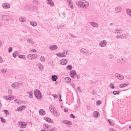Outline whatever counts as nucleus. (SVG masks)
<instances>
[{
    "instance_id": "1",
    "label": "nucleus",
    "mask_w": 131,
    "mask_h": 131,
    "mask_svg": "<svg viewBox=\"0 0 131 131\" xmlns=\"http://www.w3.org/2000/svg\"><path fill=\"white\" fill-rule=\"evenodd\" d=\"M76 6L79 8H85V9H88V8H89V6H90V3L87 1H79L76 3Z\"/></svg>"
},
{
    "instance_id": "2",
    "label": "nucleus",
    "mask_w": 131,
    "mask_h": 131,
    "mask_svg": "<svg viewBox=\"0 0 131 131\" xmlns=\"http://www.w3.org/2000/svg\"><path fill=\"white\" fill-rule=\"evenodd\" d=\"M23 82H14L11 84L12 88L13 89H15L16 90H18L20 88V86H23Z\"/></svg>"
},
{
    "instance_id": "3",
    "label": "nucleus",
    "mask_w": 131,
    "mask_h": 131,
    "mask_svg": "<svg viewBox=\"0 0 131 131\" xmlns=\"http://www.w3.org/2000/svg\"><path fill=\"white\" fill-rule=\"evenodd\" d=\"M34 94L35 97L37 99H38L39 100H41V98H42V96L41 95V93H40V91L39 90L36 89L34 91Z\"/></svg>"
},
{
    "instance_id": "4",
    "label": "nucleus",
    "mask_w": 131,
    "mask_h": 131,
    "mask_svg": "<svg viewBox=\"0 0 131 131\" xmlns=\"http://www.w3.org/2000/svg\"><path fill=\"white\" fill-rule=\"evenodd\" d=\"M2 18L4 21H11L12 20V16L9 15H2Z\"/></svg>"
},
{
    "instance_id": "5",
    "label": "nucleus",
    "mask_w": 131,
    "mask_h": 131,
    "mask_svg": "<svg viewBox=\"0 0 131 131\" xmlns=\"http://www.w3.org/2000/svg\"><path fill=\"white\" fill-rule=\"evenodd\" d=\"M37 57V55L36 54H29L27 56V58L28 60H33L34 59H36V57Z\"/></svg>"
},
{
    "instance_id": "6",
    "label": "nucleus",
    "mask_w": 131,
    "mask_h": 131,
    "mask_svg": "<svg viewBox=\"0 0 131 131\" xmlns=\"http://www.w3.org/2000/svg\"><path fill=\"white\" fill-rule=\"evenodd\" d=\"M115 76L119 80H123V79H124V77L123 75L119 74V73H116L115 74Z\"/></svg>"
},
{
    "instance_id": "7",
    "label": "nucleus",
    "mask_w": 131,
    "mask_h": 131,
    "mask_svg": "<svg viewBox=\"0 0 131 131\" xmlns=\"http://www.w3.org/2000/svg\"><path fill=\"white\" fill-rule=\"evenodd\" d=\"M70 75L72 78H73V79H75V76H76V71L74 70H72L70 73Z\"/></svg>"
},
{
    "instance_id": "8",
    "label": "nucleus",
    "mask_w": 131,
    "mask_h": 131,
    "mask_svg": "<svg viewBox=\"0 0 131 131\" xmlns=\"http://www.w3.org/2000/svg\"><path fill=\"white\" fill-rule=\"evenodd\" d=\"M52 112L53 113V115L55 117H59V116H60V113L58 112L57 109L53 108Z\"/></svg>"
},
{
    "instance_id": "9",
    "label": "nucleus",
    "mask_w": 131,
    "mask_h": 131,
    "mask_svg": "<svg viewBox=\"0 0 131 131\" xmlns=\"http://www.w3.org/2000/svg\"><path fill=\"white\" fill-rule=\"evenodd\" d=\"M27 126V124L25 122H20L18 124V126L21 128H25Z\"/></svg>"
},
{
    "instance_id": "10",
    "label": "nucleus",
    "mask_w": 131,
    "mask_h": 131,
    "mask_svg": "<svg viewBox=\"0 0 131 131\" xmlns=\"http://www.w3.org/2000/svg\"><path fill=\"white\" fill-rule=\"evenodd\" d=\"M60 122L61 123H63V124H68L69 125H72V122H71V121L65 120L61 121Z\"/></svg>"
},
{
    "instance_id": "11",
    "label": "nucleus",
    "mask_w": 131,
    "mask_h": 131,
    "mask_svg": "<svg viewBox=\"0 0 131 131\" xmlns=\"http://www.w3.org/2000/svg\"><path fill=\"white\" fill-rule=\"evenodd\" d=\"M68 63V61L66 58H63L60 60V64L61 65H66Z\"/></svg>"
},
{
    "instance_id": "12",
    "label": "nucleus",
    "mask_w": 131,
    "mask_h": 131,
    "mask_svg": "<svg viewBox=\"0 0 131 131\" xmlns=\"http://www.w3.org/2000/svg\"><path fill=\"white\" fill-rule=\"evenodd\" d=\"M2 7L3 9H10L11 8V5L8 3H4L2 5Z\"/></svg>"
},
{
    "instance_id": "13",
    "label": "nucleus",
    "mask_w": 131,
    "mask_h": 131,
    "mask_svg": "<svg viewBox=\"0 0 131 131\" xmlns=\"http://www.w3.org/2000/svg\"><path fill=\"white\" fill-rule=\"evenodd\" d=\"M106 45H107V41L105 40L101 41L99 43L100 47H106Z\"/></svg>"
},
{
    "instance_id": "14",
    "label": "nucleus",
    "mask_w": 131,
    "mask_h": 131,
    "mask_svg": "<svg viewBox=\"0 0 131 131\" xmlns=\"http://www.w3.org/2000/svg\"><path fill=\"white\" fill-rule=\"evenodd\" d=\"M67 4L68 6L71 8V9H74L73 7V3L72 2V0H68Z\"/></svg>"
},
{
    "instance_id": "15",
    "label": "nucleus",
    "mask_w": 131,
    "mask_h": 131,
    "mask_svg": "<svg viewBox=\"0 0 131 131\" xmlns=\"http://www.w3.org/2000/svg\"><path fill=\"white\" fill-rule=\"evenodd\" d=\"M47 5H50V7H54L55 4L52 0H47L46 1Z\"/></svg>"
},
{
    "instance_id": "16",
    "label": "nucleus",
    "mask_w": 131,
    "mask_h": 131,
    "mask_svg": "<svg viewBox=\"0 0 131 131\" xmlns=\"http://www.w3.org/2000/svg\"><path fill=\"white\" fill-rule=\"evenodd\" d=\"M26 108V106L25 105H21L17 108L15 111H18V112H21L23 111V110H25V109Z\"/></svg>"
},
{
    "instance_id": "17",
    "label": "nucleus",
    "mask_w": 131,
    "mask_h": 131,
    "mask_svg": "<svg viewBox=\"0 0 131 131\" xmlns=\"http://www.w3.org/2000/svg\"><path fill=\"white\" fill-rule=\"evenodd\" d=\"M44 120L45 121H47V122H48L49 123H54V121L52 120V119L49 117L44 118Z\"/></svg>"
},
{
    "instance_id": "18",
    "label": "nucleus",
    "mask_w": 131,
    "mask_h": 131,
    "mask_svg": "<svg viewBox=\"0 0 131 131\" xmlns=\"http://www.w3.org/2000/svg\"><path fill=\"white\" fill-rule=\"evenodd\" d=\"M27 94L28 95V97L30 99H32L33 98V92L32 91L27 92Z\"/></svg>"
},
{
    "instance_id": "19",
    "label": "nucleus",
    "mask_w": 131,
    "mask_h": 131,
    "mask_svg": "<svg viewBox=\"0 0 131 131\" xmlns=\"http://www.w3.org/2000/svg\"><path fill=\"white\" fill-rule=\"evenodd\" d=\"M49 49L51 50V51H55V50L58 49V46L57 45H51L49 47Z\"/></svg>"
},
{
    "instance_id": "20",
    "label": "nucleus",
    "mask_w": 131,
    "mask_h": 131,
    "mask_svg": "<svg viewBox=\"0 0 131 131\" xmlns=\"http://www.w3.org/2000/svg\"><path fill=\"white\" fill-rule=\"evenodd\" d=\"M39 114L41 116H44V115H46V111L42 109H40L39 110Z\"/></svg>"
},
{
    "instance_id": "21",
    "label": "nucleus",
    "mask_w": 131,
    "mask_h": 131,
    "mask_svg": "<svg viewBox=\"0 0 131 131\" xmlns=\"http://www.w3.org/2000/svg\"><path fill=\"white\" fill-rule=\"evenodd\" d=\"M64 82H66V83H69L70 82H71V78L69 77H66L64 78Z\"/></svg>"
},
{
    "instance_id": "22",
    "label": "nucleus",
    "mask_w": 131,
    "mask_h": 131,
    "mask_svg": "<svg viewBox=\"0 0 131 131\" xmlns=\"http://www.w3.org/2000/svg\"><path fill=\"white\" fill-rule=\"evenodd\" d=\"M36 66L39 68V69L41 70V71H43V67L42 66L41 63H38L36 64Z\"/></svg>"
},
{
    "instance_id": "23",
    "label": "nucleus",
    "mask_w": 131,
    "mask_h": 131,
    "mask_svg": "<svg viewBox=\"0 0 131 131\" xmlns=\"http://www.w3.org/2000/svg\"><path fill=\"white\" fill-rule=\"evenodd\" d=\"M128 86V84L126 83H121L119 85L120 89H122L123 88H126V86Z\"/></svg>"
},
{
    "instance_id": "24",
    "label": "nucleus",
    "mask_w": 131,
    "mask_h": 131,
    "mask_svg": "<svg viewBox=\"0 0 131 131\" xmlns=\"http://www.w3.org/2000/svg\"><path fill=\"white\" fill-rule=\"evenodd\" d=\"M56 56H57V57H59L60 58H65L66 57V56H64V55H63V53H58L56 54Z\"/></svg>"
},
{
    "instance_id": "25",
    "label": "nucleus",
    "mask_w": 131,
    "mask_h": 131,
    "mask_svg": "<svg viewBox=\"0 0 131 131\" xmlns=\"http://www.w3.org/2000/svg\"><path fill=\"white\" fill-rule=\"evenodd\" d=\"M51 79L53 80V81H57V79H58V76L52 75L51 77Z\"/></svg>"
},
{
    "instance_id": "26",
    "label": "nucleus",
    "mask_w": 131,
    "mask_h": 131,
    "mask_svg": "<svg viewBox=\"0 0 131 131\" xmlns=\"http://www.w3.org/2000/svg\"><path fill=\"white\" fill-rule=\"evenodd\" d=\"M121 10H122L121 7H117L115 9V12H116V13H120V12H121Z\"/></svg>"
},
{
    "instance_id": "27",
    "label": "nucleus",
    "mask_w": 131,
    "mask_h": 131,
    "mask_svg": "<svg viewBox=\"0 0 131 131\" xmlns=\"http://www.w3.org/2000/svg\"><path fill=\"white\" fill-rule=\"evenodd\" d=\"M90 24L93 26V27H98L99 25L95 22L92 21L91 22Z\"/></svg>"
},
{
    "instance_id": "28",
    "label": "nucleus",
    "mask_w": 131,
    "mask_h": 131,
    "mask_svg": "<svg viewBox=\"0 0 131 131\" xmlns=\"http://www.w3.org/2000/svg\"><path fill=\"white\" fill-rule=\"evenodd\" d=\"M30 25L31 26H33V27H35L36 26H37V23L36 22H34V21H30Z\"/></svg>"
},
{
    "instance_id": "29",
    "label": "nucleus",
    "mask_w": 131,
    "mask_h": 131,
    "mask_svg": "<svg viewBox=\"0 0 131 131\" xmlns=\"http://www.w3.org/2000/svg\"><path fill=\"white\" fill-rule=\"evenodd\" d=\"M99 115V112L98 111H95L93 113V116L95 118H98V116Z\"/></svg>"
},
{
    "instance_id": "30",
    "label": "nucleus",
    "mask_w": 131,
    "mask_h": 131,
    "mask_svg": "<svg viewBox=\"0 0 131 131\" xmlns=\"http://www.w3.org/2000/svg\"><path fill=\"white\" fill-rule=\"evenodd\" d=\"M126 12L127 15H128L129 16H130V17H131V10H130V9L127 8L126 9Z\"/></svg>"
},
{
    "instance_id": "31",
    "label": "nucleus",
    "mask_w": 131,
    "mask_h": 131,
    "mask_svg": "<svg viewBox=\"0 0 131 131\" xmlns=\"http://www.w3.org/2000/svg\"><path fill=\"white\" fill-rule=\"evenodd\" d=\"M19 21H20V22H25V21H26V18H24L22 16L19 17Z\"/></svg>"
},
{
    "instance_id": "32",
    "label": "nucleus",
    "mask_w": 131,
    "mask_h": 131,
    "mask_svg": "<svg viewBox=\"0 0 131 131\" xmlns=\"http://www.w3.org/2000/svg\"><path fill=\"white\" fill-rule=\"evenodd\" d=\"M80 53H81L82 54H86V50H85L84 48H82L80 50Z\"/></svg>"
},
{
    "instance_id": "33",
    "label": "nucleus",
    "mask_w": 131,
    "mask_h": 131,
    "mask_svg": "<svg viewBox=\"0 0 131 131\" xmlns=\"http://www.w3.org/2000/svg\"><path fill=\"white\" fill-rule=\"evenodd\" d=\"M18 54H19V53H18L17 51H15L12 54L13 58H16L17 55H18Z\"/></svg>"
},
{
    "instance_id": "34",
    "label": "nucleus",
    "mask_w": 131,
    "mask_h": 131,
    "mask_svg": "<svg viewBox=\"0 0 131 131\" xmlns=\"http://www.w3.org/2000/svg\"><path fill=\"white\" fill-rule=\"evenodd\" d=\"M72 66L71 64H69L67 66V69L68 70H72Z\"/></svg>"
},
{
    "instance_id": "35",
    "label": "nucleus",
    "mask_w": 131,
    "mask_h": 131,
    "mask_svg": "<svg viewBox=\"0 0 131 131\" xmlns=\"http://www.w3.org/2000/svg\"><path fill=\"white\" fill-rule=\"evenodd\" d=\"M27 41H28L29 43H31V45H33L34 43V42H33V41H32V39L30 38L27 39Z\"/></svg>"
},
{
    "instance_id": "36",
    "label": "nucleus",
    "mask_w": 131,
    "mask_h": 131,
    "mask_svg": "<svg viewBox=\"0 0 131 131\" xmlns=\"http://www.w3.org/2000/svg\"><path fill=\"white\" fill-rule=\"evenodd\" d=\"M40 60L41 61V62H42V63H44V62H46V58H45V57L43 56H41L40 57Z\"/></svg>"
},
{
    "instance_id": "37",
    "label": "nucleus",
    "mask_w": 131,
    "mask_h": 131,
    "mask_svg": "<svg viewBox=\"0 0 131 131\" xmlns=\"http://www.w3.org/2000/svg\"><path fill=\"white\" fill-rule=\"evenodd\" d=\"M19 59H24V60L26 59V57H25V56L24 55H19L18 56Z\"/></svg>"
},
{
    "instance_id": "38",
    "label": "nucleus",
    "mask_w": 131,
    "mask_h": 131,
    "mask_svg": "<svg viewBox=\"0 0 131 131\" xmlns=\"http://www.w3.org/2000/svg\"><path fill=\"white\" fill-rule=\"evenodd\" d=\"M120 93V92H119V91H113V94L115 96H116V95H119Z\"/></svg>"
},
{
    "instance_id": "39",
    "label": "nucleus",
    "mask_w": 131,
    "mask_h": 131,
    "mask_svg": "<svg viewBox=\"0 0 131 131\" xmlns=\"http://www.w3.org/2000/svg\"><path fill=\"white\" fill-rule=\"evenodd\" d=\"M33 4H34V5H39V2H38V1L37 0H34L33 1Z\"/></svg>"
},
{
    "instance_id": "40",
    "label": "nucleus",
    "mask_w": 131,
    "mask_h": 131,
    "mask_svg": "<svg viewBox=\"0 0 131 131\" xmlns=\"http://www.w3.org/2000/svg\"><path fill=\"white\" fill-rule=\"evenodd\" d=\"M102 104V101L101 100H98L96 101V105L97 106H100Z\"/></svg>"
},
{
    "instance_id": "41",
    "label": "nucleus",
    "mask_w": 131,
    "mask_h": 131,
    "mask_svg": "<svg viewBox=\"0 0 131 131\" xmlns=\"http://www.w3.org/2000/svg\"><path fill=\"white\" fill-rule=\"evenodd\" d=\"M1 122H2V123H6V119H5L3 117L1 118Z\"/></svg>"
},
{
    "instance_id": "42",
    "label": "nucleus",
    "mask_w": 131,
    "mask_h": 131,
    "mask_svg": "<svg viewBox=\"0 0 131 131\" xmlns=\"http://www.w3.org/2000/svg\"><path fill=\"white\" fill-rule=\"evenodd\" d=\"M4 113H5L6 115H9L10 114V113H9V111L7 110H4Z\"/></svg>"
},
{
    "instance_id": "43",
    "label": "nucleus",
    "mask_w": 131,
    "mask_h": 131,
    "mask_svg": "<svg viewBox=\"0 0 131 131\" xmlns=\"http://www.w3.org/2000/svg\"><path fill=\"white\" fill-rule=\"evenodd\" d=\"M110 89H112L113 90H114V89H115V86H114V84H113V83H111L110 84Z\"/></svg>"
},
{
    "instance_id": "44",
    "label": "nucleus",
    "mask_w": 131,
    "mask_h": 131,
    "mask_svg": "<svg viewBox=\"0 0 131 131\" xmlns=\"http://www.w3.org/2000/svg\"><path fill=\"white\" fill-rule=\"evenodd\" d=\"M56 108H55L54 106H51L49 107V109L50 110V111H51V112H53V110H54V109H55Z\"/></svg>"
},
{
    "instance_id": "45",
    "label": "nucleus",
    "mask_w": 131,
    "mask_h": 131,
    "mask_svg": "<svg viewBox=\"0 0 131 131\" xmlns=\"http://www.w3.org/2000/svg\"><path fill=\"white\" fill-rule=\"evenodd\" d=\"M70 117H71V118H73V119H75V116H74V115H73V114H71L70 115Z\"/></svg>"
},
{
    "instance_id": "46",
    "label": "nucleus",
    "mask_w": 131,
    "mask_h": 131,
    "mask_svg": "<svg viewBox=\"0 0 131 131\" xmlns=\"http://www.w3.org/2000/svg\"><path fill=\"white\" fill-rule=\"evenodd\" d=\"M43 128H49V125L48 124H45L43 125Z\"/></svg>"
},
{
    "instance_id": "47",
    "label": "nucleus",
    "mask_w": 131,
    "mask_h": 131,
    "mask_svg": "<svg viewBox=\"0 0 131 131\" xmlns=\"http://www.w3.org/2000/svg\"><path fill=\"white\" fill-rule=\"evenodd\" d=\"M13 51V48L12 47H9L8 49V53H11Z\"/></svg>"
},
{
    "instance_id": "48",
    "label": "nucleus",
    "mask_w": 131,
    "mask_h": 131,
    "mask_svg": "<svg viewBox=\"0 0 131 131\" xmlns=\"http://www.w3.org/2000/svg\"><path fill=\"white\" fill-rule=\"evenodd\" d=\"M6 100H10L12 99V97H10V96H6L5 98Z\"/></svg>"
},
{
    "instance_id": "49",
    "label": "nucleus",
    "mask_w": 131,
    "mask_h": 131,
    "mask_svg": "<svg viewBox=\"0 0 131 131\" xmlns=\"http://www.w3.org/2000/svg\"><path fill=\"white\" fill-rule=\"evenodd\" d=\"M29 8H30L29 5H26V6L25 7V10H26V11H27V10H29Z\"/></svg>"
},
{
    "instance_id": "50",
    "label": "nucleus",
    "mask_w": 131,
    "mask_h": 131,
    "mask_svg": "<svg viewBox=\"0 0 131 131\" xmlns=\"http://www.w3.org/2000/svg\"><path fill=\"white\" fill-rule=\"evenodd\" d=\"M62 54L63 55V56H66V55H67V51L66 50L63 51Z\"/></svg>"
},
{
    "instance_id": "51",
    "label": "nucleus",
    "mask_w": 131,
    "mask_h": 131,
    "mask_svg": "<svg viewBox=\"0 0 131 131\" xmlns=\"http://www.w3.org/2000/svg\"><path fill=\"white\" fill-rule=\"evenodd\" d=\"M2 73H6V72H7V69H3L2 70Z\"/></svg>"
},
{
    "instance_id": "52",
    "label": "nucleus",
    "mask_w": 131,
    "mask_h": 131,
    "mask_svg": "<svg viewBox=\"0 0 131 131\" xmlns=\"http://www.w3.org/2000/svg\"><path fill=\"white\" fill-rule=\"evenodd\" d=\"M53 97L54 99H58V95L57 94H53Z\"/></svg>"
},
{
    "instance_id": "53",
    "label": "nucleus",
    "mask_w": 131,
    "mask_h": 131,
    "mask_svg": "<svg viewBox=\"0 0 131 131\" xmlns=\"http://www.w3.org/2000/svg\"><path fill=\"white\" fill-rule=\"evenodd\" d=\"M77 90L79 92V93H81L82 91H81V89H80V87L78 86L77 88Z\"/></svg>"
},
{
    "instance_id": "54",
    "label": "nucleus",
    "mask_w": 131,
    "mask_h": 131,
    "mask_svg": "<svg viewBox=\"0 0 131 131\" xmlns=\"http://www.w3.org/2000/svg\"><path fill=\"white\" fill-rule=\"evenodd\" d=\"M49 131H57V128L54 127L53 129H50Z\"/></svg>"
},
{
    "instance_id": "55",
    "label": "nucleus",
    "mask_w": 131,
    "mask_h": 131,
    "mask_svg": "<svg viewBox=\"0 0 131 131\" xmlns=\"http://www.w3.org/2000/svg\"><path fill=\"white\" fill-rule=\"evenodd\" d=\"M116 37H117V38H118V39H119V38H122V37L121 36V35H117L116 36Z\"/></svg>"
},
{
    "instance_id": "56",
    "label": "nucleus",
    "mask_w": 131,
    "mask_h": 131,
    "mask_svg": "<svg viewBox=\"0 0 131 131\" xmlns=\"http://www.w3.org/2000/svg\"><path fill=\"white\" fill-rule=\"evenodd\" d=\"M108 57H109L110 59H113V55L112 54H110L108 55Z\"/></svg>"
},
{
    "instance_id": "57",
    "label": "nucleus",
    "mask_w": 131,
    "mask_h": 131,
    "mask_svg": "<svg viewBox=\"0 0 131 131\" xmlns=\"http://www.w3.org/2000/svg\"><path fill=\"white\" fill-rule=\"evenodd\" d=\"M14 102H15V103H16V104H19V100H18V99H15V100H14Z\"/></svg>"
},
{
    "instance_id": "58",
    "label": "nucleus",
    "mask_w": 131,
    "mask_h": 131,
    "mask_svg": "<svg viewBox=\"0 0 131 131\" xmlns=\"http://www.w3.org/2000/svg\"><path fill=\"white\" fill-rule=\"evenodd\" d=\"M64 112H66V113H67V112H68V108H64L63 110Z\"/></svg>"
},
{
    "instance_id": "59",
    "label": "nucleus",
    "mask_w": 131,
    "mask_h": 131,
    "mask_svg": "<svg viewBox=\"0 0 131 131\" xmlns=\"http://www.w3.org/2000/svg\"><path fill=\"white\" fill-rule=\"evenodd\" d=\"M115 33L118 34V29H116L115 30Z\"/></svg>"
},
{
    "instance_id": "60",
    "label": "nucleus",
    "mask_w": 131,
    "mask_h": 131,
    "mask_svg": "<svg viewBox=\"0 0 131 131\" xmlns=\"http://www.w3.org/2000/svg\"><path fill=\"white\" fill-rule=\"evenodd\" d=\"M118 33L119 34L122 33V31H121V30H118Z\"/></svg>"
},
{
    "instance_id": "61",
    "label": "nucleus",
    "mask_w": 131,
    "mask_h": 131,
    "mask_svg": "<svg viewBox=\"0 0 131 131\" xmlns=\"http://www.w3.org/2000/svg\"><path fill=\"white\" fill-rule=\"evenodd\" d=\"M3 58H2V57L0 56V63H3Z\"/></svg>"
},
{
    "instance_id": "62",
    "label": "nucleus",
    "mask_w": 131,
    "mask_h": 131,
    "mask_svg": "<svg viewBox=\"0 0 131 131\" xmlns=\"http://www.w3.org/2000/svg\"><path fill=\"white\" fill-rule=\"evenodd\" d=\"M96 94H97V93H96V92H95L94 90H93L92 95H96Z\"/></svg>"
},
{
    "instance_id": "63",
    "label": "nucleus",
    "mask_w": 131,
    "mask_h": 131,
    "mask_svg": "<svg viewBox=\"0 0 131 131\" xmlns=\"http://www.w3.org/2000/svg\"><path fill=\"white\" fill-rule=\"evenodd\" d=\"M8 92L9 94H11L12 93V90L11 89H9L8 90Z\"/></svg>"
},
{
    "instance_id": "64",
    "label": "nucleus",
    "mask_w": 131,
    "mask_h": 131,
    "mask_svg": "<svg viewBox=\"0 0 131 131\" xmlns=\"http://www.w3.org/2000/svg\"><path fill=\"white\" fill-rule=\"evenodd\" d=\"M22 103H23V101L19 100V104H22Z\"/></svg>"
}]
</instances>
